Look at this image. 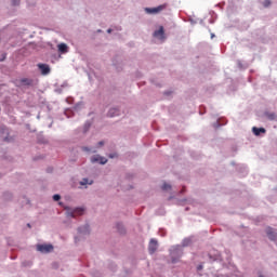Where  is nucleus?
Masks as SVG:
<instances>
[{
    "label": "nucleus",
    "mask_w": 277,
    "mask_h": 277,
    "mask_svg": "<svg viewBox=\"0 0 277 277\" xmlns=\"http://www.w3.org/2000/svg\"><path fill=\"white\" fill-rule=\"evenodd\" d=\"M117 227H118V232H119L120 234H123V226L120 225V224H117Z\"/></svg>",
    "instance_id": "f3484780"
},
{
    "label": "nucleus",
    "mask_w": 277,
    "mask_h": 277,
    "mask_svg": "<svg viewBox=\"0 0 277 277\" xmlns=\"http://www.w3.org/2000/svg\"><path fill=\"white\" fill-rule=\"evenodd\" d=\"M78 232H79L80 234H87V233H89V225H84L83 228H82V227H79V228H78Z\"/></svg>",
    "instance_id": "ddd939ff"
},
{
    "label": "nucleus",
    "mask_w": 277,
    "mask_h": 277,
    "mask_svg": "<svg viewBox=\"0 0 277 277\" xmlns=\"http://www.w3.org/2000/svg\"><path fill=\"white\" fill-rule=\"evenodd\" d=\"M54 249L53 245L51 243H39L37 245V251L41 253H50Z\"/></svg>",
    "instance_id": "f257e3e1"
},
{
    "label": "nucleus",
    "mask_w": 277,
    "mask_h": 277,
    "mask_svg": "<svg viewBox=\"0 0 277 277\" xmlns=\"http://www.w3.org/2000/svg\"><path fill=\"white\" fill-rule=\"evenodd\" d=\"M154 37L163 39L164 38V28L163 26H160L158 30L154 31Z\"/></svg>",
    "instance_id": "0eeeda50"
},
{
    "label": "nucleus",
    "mask_w": 277,
    "mask_h": 277,
    "mask_svg": "<svg viewBox=\"0 0 277 277\" xmlns=\"http://www.w3.org/2000/svg\"><path fill=\"white\" fill-rule=\"evenodd\" d=\"M19 82H22V84H24V85H31L32 84V80H30L28 78H24V79L19 80Z\"/></svg>",
    "instance_id": "f8f14e48"
},
{
    "label": "nucleus",
    "mask_w": 277,
    "mask_h": 277,
    "mask_svg": "<svg viewBox=\"0 0 277 277\" xmlns=\"http://www.w3.org/2000/svg\"><path fill=\"white\" fill-rule=\"evenodd\" d=\"M259 277H264L263 275H260Z\"/></svg>",
    "instance_id": "393cba45"
},
{
    "label": "nucleus",
    "mask_w": 277,
    "mask_h": 277,
    "mask_svg": "<svg viewBox=\"0 0 277 277\" xmlns=\"http://www.w3.org/2000/svg\"><path fill=\"white\" fill-rule=\"evenodd\" d=\"M252 132L255 136H260L261 133H266V129L265 128H256V127H253L252 128Z\"/></svg>",
    "instance_id": "9d476101"
},
{
    "label": "nucleus",
    "mask_w": 277,
    "mask_h": 277,
    "mask_svg": "<svg viewBox=\"0 0 277 277\" xmlns=\"http://www.w3.org/2000/svg\"><path fill=\"white\" fill-rule=\"evenodd\" d=\"M120 115V110L118 108H110L107 113V116L109 118H115L118 117Z\"/></svg>",
    "instance_id": "6e6552de"
},
{
    "label": "nucleus",
    "mask_w": 277,
    "mask_h": 277,
    "mask_svg": "<svg viewBox=\"0 0 277 277\" xmlns=\"http://www.w3.org/2000/svg\"><path fill=\"white\" fill-rule=\"evenodd\" d=\"M172 188V186L168 183H163V185L161 186V189L167 192V190H170Z\"/></svg>",
    "instance_id": "4468645a"
},
{
    "label": "nucleus",
    "mask_w": 277,
    "mask_h": 277,
    "mask_svg": "<svg viewBox=\"0 0 277 277\" xmlns=\"http://www.w3.org/2000/svg\"><path fill=\"white\" fill-rule=\"evenodd\" d=\"M97 145H98V147H102V146H104V142H103V141H100V142L97 143Z\"/></svg>",
    "instance_id": "412c9836"
},
{
    "label": "nucleus",
    "mask_w": 277,
    "mask_h": 277,
    "mask_svg": "<svg viewBox=\"0 0 277 277\" xmlns=\"http://www.w3.org/2000/svg\"><path fill=\"white\" fill-rule=\"evenodd\" d=\"M57 48H58V53L61 54L68 53V45L66 43H60Z\"/></svg>",
    "instance_id": "1a4fd4ad"
},
{
    "label": "nucleus",
    "mask_w": 277,
    "mask_h": 277,
    "mask_svg": "<svg viewBox=\"0 0 277 277\" xmlns=\"http://www.w3.org/2000/svg\"><path fill=\"white\" fill-rule=\"evenodd\" d=\"M107 34H111V29H107Z\"/></svg>",
    "instance_id": "5701e85b"
},
{
    "label": "nucleus",
    "mask_w": 277,
    "mask_h": 277,
    "mask_svg": "<svg viewBox=\"0 0 277 277\" xmlns=\"http://www.w3.org/2000/svg\"><path fill=\"white\" fill-rule=\"evenodd\" d=\"M89 184V180L88 179H83L81 182H80V185L81 186H84V185H88Z\"/></svg>",
    "instance_id": "dca6fc26"
},
{
    "label": "nucleus",
    "mask_w": 277,
    "mask_h": 277,
    "mask_svg": "<svg viewBox=\"0 0 277 277\" xmlns=\"http://www.w3.org/2000/svg\"><path fill=\"white\" fill-rule=\"evenodd\" d=\"M269 119L271 120H275L276 119V115L275 114L269 115Z\"/></svg>",
    "instance_id": "aec40b11"
},
{
    "label": "nucleus",
    "mask_w": 277,
    "mask_h": 277,
    "mask_svg": "<svg viewBox=\"0 0 277 277\" xmlns=\"http://www.w3.org/2000/svg\"><path fill=\"white\" fill-rule=\"evenodd\" d=\"M84 212V210L82 208H76L75 211H72L71 213H69V215L71 217H76L77 215H82Z\"/></svg>",
    "instance_id": "9b49d317"
},
{
    "label": "nucleus",
    "mask_w": 277,
    "mask_h": 277,
    "mask_svg": "<svg viewBox=\"0 0 277 277\" xmlns=\"http://www.w3.org/2000/svg\"><path fill=\"white\" fill-rule=\"evenodd\" d=\"M158 249V241L155 238H151L148 243V251L150 254H154Z\"/></svg>",
    "instance_id": "7ed1b4c3"
},
{
    "label": "nucleus",
    "mask_w": 277,
    "mask_h": 277,
    "mask_svg": "<svg viewBox=\"0 0 277 277\" xmlns=\"http://www.w3.org/2000/svg\"><path fill=\"white\" fill-rule=\"evenodd\" d=\"M83 150H84V151H89V148H88V147H83Z\"/></svg>",
    "instance_id": "4be33fe9"
},
{
    "label": "nucleus",
    "mask_w": 277,
    "mask_h": 277,
    "mask_svg": "<svg viewBox=\"0 0 277 277\" xmlns=\"http://www.w3.org/2000/svg\"><path fill=\"white\" fill-rule=\"evenodd\" d=\"M91 162L92 163L100 162V164H106L107 163V159L105 157H101V156H93L91 158Z\"/></svg>",
    "instance_id": "423d86ee"
},
{
    "label": "nucleus",
    "mask_w": 277,
    "mask_h": 277,
    "mask_svg": "<svg viewBox=\"0 0 277 277\" xmlns=\"http://www.w3.org/2000/svg\"><path fill=\"white\" fill-rule=\"evenodd\" d=\"M11 3H13V5H19V0H13Z\"/></svg>",
    "instance_id": "6ab92c4d"
},
{
    "label": "nucleus",
    "mask_w": 277,
    "mask_h": 277,
    "mask_svg": "<svg viewBox=\"0 0 277 277\" xmlns=\"http://www.w3.org/2000/svg\"><path fill=\"white\" fill-rule=\"evenodd\" d=\"M54 201H60L61 200V195L56 194L53 196Z\"/></svg>",
    "instance_id": "a211bd4d"
},
{
    "label": "nucleus",
    "mask_w": 277,
    "mask_h": 277,
    "mask_svg": "<svg viewBox=\"0 0 277 277\" xmlns=\"http://www.w3.org/2000/svg\"><path fill=\"white\" fill-rule=\"evenodd\" d=\"M166 8H167V4H160L156 8H146L145 12L147 14H159V12H162V10H166Z\"/></svg>",
    "instance_id": "f03ea898"
},
{
    "label": "nucleus",
    "mask_w": 277,
    "mask_h": 277,
    "mask_svg": "<svg viewBox=\"0 0 277 277\" xmlns=\"http://www.w3.org/2000/svg\"><path fill=\"white\" fill-rule=\"evenodd\" d=\"M263 5H264V8H269V5H272L271 0H265V1L263 2Z\"/></svg>",
    "instance_id": "2eb2a0df"
},
{
    "label": "nucleus",
    "mask_w": 277,
    "mask_h": 277,
    "mask_svg": "<svg viewBox=\"0 0 277 277\" xmlns=\"http://www.w3.org/2000/svg\"><path fill=\"white\" fill-rule=\"evenodd\" d=\"M37 67L41 70L42 76H48L51 72V68L48 64H39Z\"/></svg>",
    "instance_id": "20e7f679"
},
{
    "label": "nucleus",
    "mask_w": 277,
    "mask_h": 277,
    "mask_svg": "<svg viewBox=\"0 0 277 277\" xmlns=\"http://www.w3.org/2000/svg\"><path fill=\"white\" fill-rule=\"evenodd\" d=\"M266 235L269 240L275 241L277 239V233L274 230L273 227L266 228Z\"/></svg>",
    "instance_id": "39448f33"
},
{
    "label": "nucleus",
    "mask_w": 277,
    "mask_h": 277,
    "mask_svg": "<svg viewBox=\"0 0 277 277\" xmlns=\"http://www.w3.org/2000/svg\"><path fill=\"white\" fill-rule=\"evenodd\" d=\"M115 156L114 155H109V158H114Z\"/></svg>",
    "instance_id": "b1692460"
}]
</instances>
